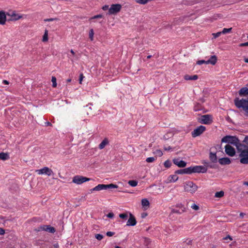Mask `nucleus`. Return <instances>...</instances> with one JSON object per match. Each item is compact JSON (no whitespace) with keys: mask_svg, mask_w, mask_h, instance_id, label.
I'll list each match as a JSON object with an SVG mask.
<instances>
[{"mask_svg":"<svg viewBox=\"0 0 248 248\" xmlns=\"http://www.w3.org/2000/svg\"><path fill=\"white\" fill-rule=\"evenodd\" d=\"M217 61V58L215 55L212 56L207 61V62L208 64H211L212 65H215Z\"/></svg>","mask_w":248,"mask_h":248,"instance_id":"22","label":"nucleus"},{"mask_svg":"<svg viewBox=\"0 0 248 248\" xmlns=\"http://www.w3.org/2000/svg\"><path fill=\"white\" fill-rule=\"evenodd\" d=\"M198 78V76L197 75L190 76L188 75H186L184 76V79L186 80H195Z\"/></svg>","mask_w":248,"mask_h":248,"instance_id":"21","label":"nucleus"},{"mask_svg":"<svg viewBox=\"0 0 248 248\" xmlns=\"http://www.w3.org/2000/svg\"><path fill=\"white\" fill-rule=\"evenodd\" d=\"M94 32L93 29H91L89 31V37L91 40L92 41L93 38Z\"/></svg>","mask_w":248,"mask_h":248,"instance_id":"39","label":"nucleus"},{"mask_svg":"<svg viewBox=\"0 0 248 248\" xmlns=\"http://www.w3.org/2000/svg\"><path fill=\"white\" fill-rule=\"evenodd\" d=\"M122 8L120 4H112L108 9L109 15H114L118 13Z\"/></svg>","mask_w":248,"mask_h":248,"instance_id":"8","label":"nucleus"},{"mask_svg":"<svg viewBox=\"0 0 248 248\" xmlns=\"http://www.w3.org/2000/svg\"><path fill=\"white\" fill-rule=\"evenodd\" d=\"M45 124H46V126H52V124L49 122H46L45 123Z\"/></svg>","mask_w":248,"mask_h":248,"instance_id":"58","label":"nucleus"},{"mask_svg":"<svg viewBox=\"0 0 248 248\" xmlns=\"http://www.w3.org/2000/svg\"><path fill=\"white\" fill-rule=\"evenodd\" d=\"M86 200V196H82L80 199L79 200V201H85Z\"/></svg>","mask_w":248,"mask_h":248,"instance_id":"54","label":"nucleus"},{"mask_svg":"<svg viewBox=\"0 0 248 248\" xmlns=\"http://www.w3.org/2000/svg\"><path fill=\"white\" fill-rule=\"evenodd\" d=\"M10 158L9 155L8 153H0V159L2 160H6Z\"/></svg>","mask_w":248,"mask_h":248,"instance_id":"23","label":"nucleus"},{"mask_svg":"<svg viewBox=\"0 0 248 248\" xmlns=\"http://www.w3.org/2000/svg\"><path fill=\"white\" fill-rule=\"evenodd\" d=\"M48 41V31L46 30L45 31V33L43 36L42 41L44 42H47Z\"/></svg>","mask_w":248,"mask_h":248,"instance_id":"29","label":"nucleus"},{"mask_svg":"<svg viewBox=\"0 0 248 248\" xmlns=\"http://www.w3.org/2000/svg\"><path fill=\"white\" fill-rule=\"evenodd\" d=\"M176 174H175L174 175H170L169 177V180L170 182H175L178 180V177Z\"/></svg>","mask_w":248,"mask_h":248,"instance_id":"26","label":"nucleus"},{"mask_svg":"<svg viewBox=\"0 0 248 248\" xmlns=\"http://www.w3.org/2000/svg\"><path fill=\"white\" fill-rule=\"evenodd\" d=\"M203 63H205V64H208L207 62V61H204V60H200V61H198L197 62V64H199V65H201L202 64H203Z\"/></svg>","mask_w":248,"mask_h":248,"instance_id":"44","label":"nucleus"},{"mask_svg":"<svg viewBox=\"0 0 248 248\" xmlns=\"http://www.w3.org/2000/svg\"><path fill=\"white\" fill-rule=\"evenodd\" d=\"M38 174H46L47 176H51L54 174L52 170L47 167H45L41 169L36 170Z\"/></svg>","mask_w":248,"mask_h":248,"instance_id":"9","label":"nucleus"},{"mask_svg":"<svg viewBox=\"0 0 248 248\" xmlns=\"http://www.w3.org/2000/svg\"><path fill=\"white\" fill-rule=\"evenodd\" d=\"M228 239H229L230 240H232V238L231 237V236H230L229 235H227V236H226L225 237L223 238V239L224 240H227Z\"/></svg>","mask_w":248,"mask_h":248,"instance_id":"56","label":"nucleus"},{"mask_svg":"<svg viewBox=\"0 0 248 248\" xmlns=\"http://www.w3.org/2000/svg\"><path fill=\"white\" fill-rule=\"evenodd\" d=\"M199 121L202 124H209L212 121V117L208 114L202 115L199 119Z\"/></svg>","mask_w":248,"mask_h":248,"instance_id":"10","label":"nucleus"},{"mask_svg":"<svg viewBox=\"0 0 248 248\" xmlns=\"http://www.w3.org/2000/svg\"><path fill=\"white\" fill-rule=\"evenodd\" d=\"M226 153L230 156H233L235 154V151L234 148L227 144L225 147Z\"/></svg>","mask_w":248,"mask_h":248,"instance_id":"13","label":"nucleus"},{"mask_svg":"<svg viewBox=\"0 0 248 248\" xmlns=\"http://www.w3.org/2000/svg\"><path fill=\"white\" fill-rule=\"evenodd\" d=\"M6 14L3 11H0V24L4 25L6 20Z\"/></svg>","mask_w":248,"mask_h":248,"instance_id":"19","label":"nucleus"},{"mask_svg":"<svg viewBox=\"0 0 248 248\" xmlns=\"http://www.w3.org/2000/svg\"><path fill=\"white\" fill-rule=\"evenodd\" d=\"M205 126L200 125L194 130V131L192 132V136L193 138H195L196 137L202 134L205 131Z\"/></svg>","mask_w":248,"mask_h":248,"instance_id":"11","label":"nucleus"},{"mask_svg":"<svg viewBox=\"0 0 248 248\" xmlns=\"http://www.w3.org/2000/svg\"><path fill=\"white\" fill-rule=\"evenodd\" d=\"M232 30V28L227 29V28H224L222 31H221L222 34H226L227 33H229Z\"/></svg>","mask_w":248,"mask_h":248,"instance_id":"34","label":"nucleus"},{"mask_svg":"<svg viewBox=\"0 0 248 248\" xmlns=\"http://www.w3.org/2000/svg\"><path fill=\"white\" fill-rule=\"evenodd\" d=\"M102 188V184H99L93 188V190H95V191H100L103 190Z\"/></svg>","mask_w":248,"mask_h":248,"instance_id":"35","label":"nucleus"},{"mask_svg":"<svg viewBox=\"0 0 248 248\" xmlns=\"http://www.w3.org/2000/svg\"><path fill=\"white\" fill-rule=\"evenodd\" d=\"M90 180V178L81 175H76L73 177L72 182L78 185H80Z\"/></svg>","mask_w":248,"mask_h":248,"instance_id":"7","label":"nucleus"},{"mask_svg":"<svg viewBox=\"0 0 248 248\" xmlns=\"http://www.w3.org/2000/svg\"><path fill=\"white\" fill-rule=\"evenodd\" d=\"M239 93L240 96H246L248 94V88L243 87L239 91Z\"/></svg>","mask_w":248,"mask_h":248,"instance_id":"20","label":"nucleus"},{"mask_svg":"<svg viewBox=\"0 0 248 248\" xmlns=\"http://www.w3.org/2000/svg\"><path fill=\"white\" fill-rule=\"evenodd\" d=\"M243 140H248V136H245V137L244 138V139H243Z\"/></svg>","mask_w":248,"mask_h":248,"instance_id":"64","label":"nucleus"},{"mask_svg":"<svg viewBox=\"0 0 248 248\" xmlns=\"http://www.w3.org/2000/svg\"><path fill=\"white\" fill-rule=\"evenodd\" d=\"M205 166V168L207 169V168H214V165H213L211 163L209 162L204 161L203 163Z\"/></svg>","mask_w":248,"mask_h":248,"instance_id":"31","label":"nucleus"},{"mask_svg":"<svg viewBox=\"0 0 248 248\" xmlns=\"http://www.w3.org/2000/svg\"><path fill=\"white\" fill-rule=\"evenodd\" d=\"M248 46V42L241 43L239 45V46L242 47V46Z\"/></svg>","mask_w":248,"mask_h":248,"instance_id":"50","label":"nucleus"},{"mask_svg":"<svg viewBox=\"0 0 248 248\" xmlns=\"http://www.w3.org/2000/svg\"><path fill=\"white\" fill-rule=\"evenodd\" d=\"M137 223L136 219L135 217L131 213L129 214V218L127 222V226H134Z\"/></svg>","mask_w":248,"mask_h":248,"instance_id":"15","label":"nucleus"},{"mask_svg":"<svg viewBox=\"0 0 248 248\" xmlns=\"http://www.w3.org/2000/svg\"><path fill=\"white\" fill-rule=\"evenodd\" d=\"M141 204L143 207L148 206H149L150 203L149 201L147 199H143L141 200Z\"/></svg>","mask_w":248,"mask_h":248,"instance_id":"28","label":"nucleus"},{"mask_svg":"<svg viewBox=\"0 0 248 248\" xmlns=\"http://www.w3.org/2000/svg\"><path fill=\"white\" fill-rule=\"evenodd\" d=\"M154 153L158 156H161L163 155V153L160 150H156Z\"/></svg>","mask_w":248,"mask_h":248,"instance_id":"40","label":"nucleus"},{"mask_svg":"<svg viewBox=\"0 0 248 248\" xmlns=\"http://www.w3.org/2000/svg\"><path fill=\"white\" fill-rule=\"evenodd\" d=\"M173 135L172 133L169 132L167 133L166 135H164V137L165 140H168L172 137Z\"/></svg>","mask_w":248,"mask_h":248,"instance_id":"36","label":"nucleus"},{"mask_svg":"<svg viewBox=\"0 0 248 248\" xmlns=\"http://www.w3.org/2000/svg\"><path fill=\"white\" fill-rule=\"evenodd\" d=\"M5 233V231L1 228H0V235H3Z\"/></svg>","mask_w":248,"mask_h":248,"instance_id":"55","label":"nucleus"},{"mask_svg":"<svg viewBox=\"0 0 248 248\" xmlns=\"http://www.w3.org/2000/svg\"><path fill=\"white\" fill-rule=\"evenodd\" d=\"M114 234H115V232H108L106 233V235L109 237L113 236Z\"/></svg>","mask_w":248,"mask_h":248,"instance_id":"47","label":"nucleus"},{"mask_svg":"<svg viewBox=\"0 0 248 248\" xmlns=\"http://www.w3.org/2000/svg\"><path fill=\"white\" fill-rule=\"evenodd\" d=\"M155 159V158L154 157H149L146 158V161L147 162L151 163L153 162Z\"/></svg>","mask_w":248,"mask_h":248,"instance_id":"38","label":"nucleus"},{"mask_svg":"<svg viewBox=\"0 0 248 248\" xmlns=\"http://www.w3.org/2000/svg\"><path fill=\"white\" fill-rule=\"evenodd\" d=\"M218 162L222 165H229L231 163V161L229 157H222L218 159Z\"/></svg>","mask_w":248,"mask_h":248,"instance_id":"16","label":"nucleus"},{"mask_svg":"<svg viewBox=\"0 0 248 248\" xmlns=\"http://www.w3.org/2000/svg\"><path fill=\"white\" fill-rule=\"evenodd\" d=\"M190 168V173H205L207 169L202 166H191Z\"/></svg>","mask_w":248,"mask_h":248,"instance_id":"6","label":"nucleus"},{"mask_svg":"<svg viewBox=\"0 0 248 248\" xmlns=\"http://www.w3.org/2000/svg\"><path fill=\"white\" fill-rule=\"evenodd\" d=\"M191 207L195 210H198L199 209V206L196 204H192Z\"/></svg>","mask_w":248,"mask_h":248,"instance_id":"45","label":"nucleus"},{"mask_svg":"<svg viewBox=\"0 0 248 248\" xmlns=\"http://www.w3.org/2000/svg\"><path fill=\"white\" fill-rule=\"evenodd\" d=\"M78 59V57L76 55H75V56H73V58H71V61L72 62H74L75 61H76Z\"/></svg>","mask_w":248,"mask_h":248,"instance_id":"51","label":"nucleus"},{"mask_svg":"<svg viewBox=\"0 0 248 248\" xmlns=\"http://www.w3.org/2000/svg\"><path fill=\"white\" fill-rule=\"evenodd\" d=\"M198 187V186L192 181H186L184 185L185 191L192 194L197 191Z\"/></svg>","mask_w":248,"mask_h":248,"instance_id":"3","label":"nucleus"},{"mask_svg":"<svg viewBox=\"0 0 248 248\" xmlns=\"http://www.w3.org/2000/svg\"><path fill=\"white\" fill-rule=\"evenodd\" d=\"M172 149V148H171L170 146H168V147L165 146V147H164V149L165 151H170V149Z\"/></svg>","mask_w":248,"mask_h":248,"instance_id":"53","label":"nucleus"},{"mask_svg":"<svg viewBox=\"0 0 248 248\" xmlns=\"http://www.w3.org/2000/svg\"><path fill=\"white\" fill-rule=\"evenodd\" d=\"M234 104L238 108H242L244 111L248 113V99H239L236 98L234 100Z\"/></svg>","mask_w":248,"mask_h":248,"instance_id":"2","label":"nucleus"},{"mask_svg":"<svg viewBox=\"0 0 248 248\" xmlns=\"http://www.w3.org/2000/svg\"><path fill=\"white\" fill-rule=\"evenodd\" d=\"M57 20V18H46V19H44V21L45 22L52 21H54V20Z\"/></svg>","mask_w":248,"mask_h":248,"instance_id":"48","label":"nucleus"},{"mask_svg":"<svg viewBox=\"0 0 248 248\" xmlns=\"http://www.w3.org/2000/svg\"><path fill=\"white\" fill-rule=\"evenodd\" d=\"M107 217L109 218H112L114 217V214L112 212L109 213L107 215Z\"/></svg>","mask_w":248,"mask_h":248,"instance_id":"52","label":"nucleus"},{"mask_svg":"<svg viewBox=\"0 0 248 248\" xmlns=\"http://www.w3.org/2000/svg\"><path fill=\"white\" fill-rule=\"evenodd\" d=\"M239 137L236 136L227 135L223 137L221 140H239Z\"/></svg>","mask_w":248,"mask_h":248,"instance_id":"25","label":"nucleus"},{"mask_svg":"<svg viewBox=\"0 0 248 248\" xmlns=\"http://www.w3.org/2000/svg\"><path fill=\"white\" fill-rule=\"evenodd\" d=\"M102 17V15H97L96 16H94L92 17L91 19H95V18H99Z\"/></svg>","mask_w":248,"mask_h":248,"instance_id":"49","label":"nucleus"},{"mask_svg":"<svg viewBox=\"0 0 248 248\" xmlns=\"http://www.w3.org/2000/svg\"><path fill=\"white\" fill-rule=\"evenodd\" d=\"M240 140H221L222 142L231 143L235 145L237 150L241 151L239 155L240 162L242 164H248V149H244L245 146L240 143Z\"/></svg>","mask_w":248,"mask_h":248,"instance_id":"1","label":"nucleus"},{"mask_svg":"<svg viewBox=\"0 0 248 248\" xmlns=\"http://www.w3.org/2000/svg\"><path fill=\"white\" fill-rule=\"evenodd\" d=\"M244 185L248 186V182H244Z\"/></svg>","mask_w":248,"mask_h":248,"instance_id":"63","label":"nucleus"},{"mask_svg":"<svg viewBox=\"0 0 248 248\" xmlns=\"http://www.w3.org/2000/svg\"><path fill=\"white\" fill-rule=\"evenodd\" d=\"M95 237L98 240H101L103 238L104 236L103 235L100 234H96L95 235Z\"/></svg>","mask_w":248,"mask_h":248,"instance_id":"42","label":"nucleus"},{"mask_svg":"<svg viewBox=\"0 0 248 248\" xmlns=\"http://www.w3.org/2000/svg\"><path fill=\"white\" fill-rule=\"evenodd\" d=\"M176 207L180 208V210H177L176 209H173L171 210V213H176L178 214H181L186 212V208L181 203H179V204H176Z\"/></svg>","mask_w":248,"mask_h":248,"instance_id":"12","label":"nucleus"},{"mask_svg":"<svg viewBox=\"0 0 248 248\" xmlns=\"http://www.w3.org/2000/svg\"><path fill=\"white\" fill-rule=\"evenodd\" d=\"M36 232L41 231H46L50 233H54L56 232L55 229L50 225H41L35 229Z\"/></svg>","mask_w":248,"mask_h":248,"instance_id":"4","label":"nucleus"},{"mask_svg":"<svg viewBox=\"0 0 248 248\" xmlns=\"http://www.w3.org/2000/svg\"><path fill=\"white\" fill-rule=\"evenodd\" d=\"M128 184L132 187H135L138 185V181L136 180H130L128 182Z\"/></svg>","mask_w":248,"mask_h":248,"instance_id":"30","label":"nucleus"},{"mask_svg":"<svg viewBox=\"0 0 248 248\" xmlns=\"http://www.w3.org/2000/svg\"><path fill=\"white\" fill-rule=\"evenodd\" d=\"M51 81H52V87H56V86H57V82H56L57 79H56V78L55 77H52Z\"/></svg>","mask_w":248,"mask_h":248,"instance_id":"37","label":"nucleus"},{"mask_svg":"<svg viewBox=\"0 0 248 248\" xmlns=\"http://www.w3.org/2000/svg\"><path fill=\"white\" fill-rule=\"evenodd\" d=\"M221 31L217 32V33H212V35L214 36L213 39H216V38L219 37L221 34Z\"/></svg>","mask_w":248,"mask_h":248,"instance_id":"43","label":"nucleus"},{"mask_svg":"<svg viewBox=\"0 0 248 248\" xmlns=\"http://www.w3.org/2000/svg\"><path fill=\"white\" fill-rule=\"evenodd\" d=\"M6 15L10 17V18L8 19V21H16L23 17V16L16 14L15 11H9L6 13Z\"/></svg>","mask_w":248,"mask_h":248,"instance_id":"5","label":"nucleus"},{"mask_svg":"<svg viewBox=\"0 0 248 248\" xmlns=\"http://www.w3.org/2000/svg\"><path fill=\"white\" fill-rule=\"evenodd\" d=\"M175 174H190V168H187L183 169H180L177 170L175 171Z\"/></svg>","mask_w":248,"mask_h":248,"instance_id":"17","label":"nucleus"},{"mask_svg":"<svg viewBox=\"0 0 248 248\" xmlns=\"http://www.w3.org/2000/svg\"><path fill=\"white\" fill-rule=\"evenodd\" d=\"M3 82L5 84H9V82L6 80H3Z\"/></svg>","mask_w":248,"mask_h":248,"instance_id":"61","label":"nucleus"},{"mask_svg":"<svg viewBox=\"0 0 248 248\" xmlns=\"http://www.w3.org/2000/svg\"><path fill=\"white\" fill-rule=\"evenodd\" d=\"M245 215V213H241L240 214V217L241 218H243Z\"/></svg>","mask_w":248,"mask_h":248,"instance_id":"59","label":"nucleus"},{"mask_svg":"<svg viewBox=\"0 0 248 248\" xmlns=\"http://www.w3.org/2000/svg\"><path fill=\"white\" fill-rule=\"evenodd\" d=\"M209 157L213 163H216L217 161V156L216 153L211 152Z\"/></svg>","mask_w":248,"mask_h":248,"instance_id":"24","label":"nucleus"},{"mask_svg":"<svg viewBox=\"0 0 248 248\" xmlns=\"http://www.w3.org/2000/svg\"><path fill=\"white\" fill-rule=\"evenodd\" d=\"M172 161L175 165L180 168L185 167L186 165V163L185 161L180 160L179 158H174Z\"/></svg>","mask_w":248,"mask_h":248,"instance_id":"14","label":"nucleus"},{"mask_svg":"<svg viewBox=\"0 0 248 248\" xmlns=\"http://www.w3.org/2000/svg\"><path fill=\"white\" fill-rule=\"evenodd\" d=\"M244 60L245 62L248 63V58H245Z\"/></svg>","mask_w":248,"mask_h":248,"instance_id":"62","label":"nucleus"},{"mask_svg":"<svg viewBox=\"0 0 248 248\" xmlns=\"http://www.w3.org/2000/svg\"><path fill=\"white\" fill-rule=\"evenodd\" d=\"M119 217L122 219H126L128 217V215L126 213L121 214L119 215Z\"/></svg>","mask_w":248,"mask_h":248,"instance_id":"41","label":"nucleus"},{"mask_svg":"<svg viewBox=\"0 0 248 248\" xmlns=\"http://www.w3.org/2000/svg\"><path fill=\"white\" fill-rule=\"evenodd\" d=\"M164 165L166 168H169L171 166V162L170 160H167L164 162Z\"/></svg>","mask_w":248,"mask_h":248,"instance_id":"33","label":"nucleus"},{"mask_svg":"<svg viewBox=\"0 0 248 248\" xmlns=\"http://www.w3.org/2000/svg\"><path fill=\"white\" fill-rule=\"evenodd\" d=\"M84 78L82 73H81L79 75V83L81 84L83 78Z\"/></svg>","mask_w":248,"mask_h":248,"instance_id":"46","label":"nucleus"},{"mask_svg":"<svg viewBox=\"0 0 248 248\" xmlns=\"http://www.w3.org/2000/svg\"><path fill=\"white\" fill-rule=\"evenodd\" d=\"M103 190H107L108 189L117 188L118 186L113 184H110L108 185L102 184Z\"/></svg>","mask_w":248,"mask_h":248,"instance_id":"18","label":"nucleus"},{"mask_svg":"<svg viewBox=\"0 0 248 248\" xmlns=\"http://www.w3.org/2000/svg\"><path fill=\"white\" fill-rule=\"evenodd\" d=\"M70 52L71 53V54H72L73 56H75L76 55L75 52L74 51V50L73 49H71Z\"/></svg>","mask_w":248,"mask_h":248,"instance_id":"60","label":"nucleus"},{"mask_svg":"<svg viewBox=\"0 0 248 248\" xmlns=\"http://www.w3.org/2000/svg\"><path fill=\"white\" fill-rule=\"evenodd\" d=\"M102 9L105 11L109 9L108 6L107 5H104V6H103Z\"/></svg>","mask_w":248,"mask_h":248,"instance_id":"57","label":"nucleus"},{"mask_svg":"<svg viewBox=\"0 0 248 248\" xmlns=\"http://www.w3.org/2000/svg\"><path fill=\"white\" fill-rule=\"evenodd\" d=\"M224 192L223 191H220L219 192H217L215 193V197L217 198H221L224 196Z\"/></svg>","mask_w":248,"mask_h":248,"instance_id":"32","label":"nucleus"},{"mask_svg":"<svg viewBox=\"0 0 248 248\" xmlns=\"http://www.w3.org/2000/svg\"><path fill=\"white\" fill-rule=\"evenodd\" d=\"M108 143V140H102V142L99 145V148L100 149H102Z\"/></svg>","mask_w":248,"mask_h":248,"instance_id":"27","label":"nucleus"}]
</instances>
